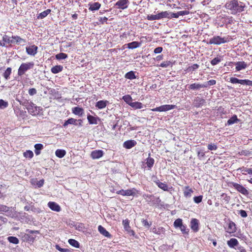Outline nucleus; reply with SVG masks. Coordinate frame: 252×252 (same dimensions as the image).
Wrapping results in <instances>:
<instances>
[{
  "instance_id": "1",
  "label": "nucleus",
  "mask_w": 252,
  "mask_h": 252,
  "mask_svg": "<svg viewBox=\"0 0 252 252\" xmlns=\"http://www.w3.org/2000/svg\"><path fill=\"white\" fill-rule=\"evenodd\" d=\"M246 5L243 2L238 0H231L227 1L225 4V7L229 10L232 15H236L244 11Z\"/></svg>"
},
{
  "instance_id": "2",
  "label": "nucleus",
  "mask_w": 252,
  "mask_h": 252,
  "mask_svg": "<svg viewBox=\"0 0 252 252\" xmlns=\"http://www.w3.org/2000/svg\"><path fill=\"white\" fill-rule=\"evenodd\" d=\"M231 39L232 38L229 35L224 37H221L219 35H216L210 38L208 43L209 44L220 45L228 42L230 41Z\"/></svg>"
},
{
  "instance_id": "3",
  "label": "nucleus",
  "mask_w": 252,
  "mask_h": 252,
  "mask_svg": "<svg viewBox=\"0 0 252 252\" xmlns=\"http://www.w3.org/2000/svg\"><path fill=\"white\" fill-rule=\"evenodd\" d=\"M26 106L28 112L32 116L38 115L39 113L42 110V108L36 106L31 101L28 102L27 105Z\"/></svg>"
},
{
  "instance_id": "4",
  "label": "nucleus",
  "mask_w": 252,
  "mask_h": 252,
  "mask_svg": "<svg viewBox=\"0 0 252 252\" xmlns=\"http://www.w3.org/2000/svg\"><path fill=\"white\" fill-rule=\"evenodd\" d=\"M229 186L234 188L238 192L244 195H248L249 194V191L242 185L231 182L229 183Z\"/></svg>"
},
{
  "instance_id": "5",
  "label": "nucleus",
  "mask_w": 252,
  "mask_h": 252,
  "mask_svg": "<svg viewBox=\"0 0 252 252\" xmlns=\"http://www.w3.org/2000/svg\"><path fill=\"white\" fill-rule=\"evenodd\" d=\"M33 65L34 64L32 62L22 63L18 69V75L20 76H22L25 74L26 71L32 68Z\"/></svg>"
},
{
  "instance_id": "6",
  "label": "nucleus",
  "mask_w": 252,
  "mask_h": 252,
  "mask_svg": "<svg viewBox=\"0 0 252 252\" xmlns=\"http://www.w3.org/2000/svg\"><path fill=\"white\" fill-rule=\"evenodd\" d=\"M229 82L232 84L238 83L243 85L252 86V81L249 79L241 80L235 77H231Z\"/></svg>"
},
{
  "instance_id": "7",
  "label": "nucleus",
  "mask_w": 252,
  "mask_h": 252,
  "mask_svg": "<svg viewBox=\"0 0 252 252\" xmlns=\"http://www.w3.org/2000/svg\"><path fill=\"white\" fill-rule=\"evenodd\" d=\"M138 192V190L135 188H132L127 190L122 189L117 191L116 193L118 194H121L123 196H135L136 193Z\"/></svg>"
},
{
  "instance_id": "8",
  "label": "nucleus",
  "mask_w": 252,
  "mask_h": 252,
  "mask_svg": "<svg viewBox=\"0 0 252 252\" xmlns=\"http://www.w3.org/2000/svg\"><path fill=\"white\" fill-rule=\"evenodd\" d=\"M143 197L147 203L150 205H154L160 201L159 197H156L154 195L151 194H145L143 195Z\"/></svg>"
},
{
  "instance_id": "9",
  "label": "nucleus",
  "mask_w": 252,
  "mask_h": 252,
  "mask_svg": "<svg viewBox=\"0 0 252 252\" xmlns=\"http://www.w3.org/2000/svg\"><path fill=\"white\" fill-rule=\"evenodd\" d=\"M176 107V105H163L160 106L159 107H157L156 108L152 109L151 110L152 111H158V112H163V111H167L171 109H173Z\"/></svg>"
},
{
  "instance_id": "10",
  "label": "nucleus",
  "mask_w": 252,
  "mask_h": 252,
  "mask_svg": "<svg viewBox=\"0 0 252 252\" xmlns=\"http://www.w3.org/2000/svg\"><path fill=\"white\" fill-rule=\"evenodd\" d=\"M129 3L128 0H119L115 5L117 6V8L124 10L128 7Z\"/></svg>"
},
{
  "instance_id": "11",
  "label": "nucleus",
  "mask_w": 252,
  "mask_h": 252,
  "mask_svg": "<svg viewBox=\"0 0 252 252\" xmlns=\"http://www.w3.org/2000/svg\"><path fill=\"white\" fill-rule=\"evenodd\" d=\"M237 228L236 224L232 220H229L227 223V227L226 228V231L230 234L236 232Z\"/></svg>"
},
{
  "instance_id": "12",
  "label": "nucleus",
  "mask_w": 252,
  "mask_h": 252,
  "mask_svg": "<svg viewBox=\"0 0 252 252\" xmlns=\"http://www.w3.org/2000/svg\"><path fill=\"white\" fill-rule=\"evenodd\" d=\"M11 37H9L7 35H4L2 37V40L0 41V46L2 47H7L8 46H11Z\"/></svg>"
},
{
  "instance_id": "13",
  "label": "nucleus",
  "mask_w": 252,
  "mask_h": 252,
  "mask_svg": "<svg viewBox=\"0 0 252 252\" xmlns=\"http://www.w3.org/2000/svg\"><path fill=\"white\" fill-rule=\"evenodd\" d=\"M104 155V152L101 150H95L93 151L91 153V157L93 159H98L101 158Z\"/></svg>"
},
{
  "instance_id": "14",
  "label": "nucleus",
  "mask_w": 252,
  "mask_h": 252,
  "mask_svg": "<svg viewBox=\"0 0 252 252\" xmlns=\"http://www.w3.org/2000/svg\"><path fill=\"white\" fill-rule=\"evenodd\" d=\"M38 47L35 45H31L26 47V52L28 55L34 56L37 51Z\"/></svg>"
},
{
  "instance_id": "15",
  "label": "nucleus",
  "mask_w": 252,
  "mask_h": 252,
  "mask_svg": "<svg viewBox=\"0 0 252 252\" xmlns=\"http://www.w3.org/2000/svg\"><path fill=\"white\" fill-rule=\"evenodd\" d=\"M190 228L194 232L199 230V221L196 219H192L190 221Z\"/></svg>"
},
{
  "instance_id": "16",
  "label": "nucleus",
  "mask_w": 252,
  "mask_h": 252,
  "mask_svg": "<svg viewBox=\"0 0 252 252\" xmlns=\"http://www.w3.org/2000/svg\"><path fill=\"white\" fill-rule=\"evenodd\" d=\"M11 45H12L13 44H20L21 43H25L26 40L22 38L21 37L18 35H14L12 36L11 37Z\"/></svg>"
},
{
  "instance_id": "17",
  "label": "nucleus",
  "mask_w": 252,
  "mask_h": 252,
  "mask_svg": "<svg viewBox=\"0 0 252 252\" xmlns=\"http://www.w3.org/2000/svg\"><path fill=\"white\" fill-rule=\"evenodd\" d=\"M48 206L51 210L55 212H59L61 210V208L60 205L55 202H49Z\"/></svg>"
},
{
  "instance_id": "18",
  "label": "nucleus",
  "mask_w": 252,
  "mask_h": 252,
  "mask_svg": "<svg viewBox=\"0 0 252 252\" xmlns=\"http://www.w3.org/2000/svg\"><path fill=\"white\" fill-rule=\"evenodd\" d=\"M98 230L101 234L105 237L108 238L112 237V235L104 227L100 225L98 226Z\"/></svg>"
},
{
  "instance_id": "19",
  "label": "nucleus",
  "mask_w": 252,
  "mask_h": 252,
  "mask_svg": "<svg viewBox=\"0 0 252 252\" xmlns=\"http://www.w3.org/2000/svg\"><path fill=\"white\" fill-rule=\"evenodd\" d=\"M136 144V142L134 140H127L124 143V147L127 149H129L135 146Z\"/></svg>"
},
{
  "instance_id": "20",
  "label": "nucleus",
  "mask_w": 252,
  "mask_h": 252,
  "mask_svg": "<svg viewBox=\"0 0 252 252\" xmlns=\"http://www.w3.org/2000/svg\"><path fill=\"white\" fill-rule=\"evenodd\" d=\"M205 102V99L199 97H197L194 99L193 104L195 107H199L202 106Z\"/></svg>"
},
{
  "instance_id": "21",
  "label": "nucleus",
  "mask_w": 252,
  "mask_h": 252,
  "mask_svg": "<svg viewBox=\"0 0 252 252\" xmlns=\"http://www.w3.org/2000/svg\"><path fill=\"white\" fill-rule=\"evenodd\" d=\"M235 65V69L237 71L244 69L247 67V64L244 61L237 62L236 63Z\"/></svg>"
},
{
  "instance_id": "22",
  "label": "nucleus",
  "mask_w": 252,
  "mask_h": 252,
  "mask_svg": "<svg viewBox=\"0 0 252 252\" xmlns=\"http://www.w3.org/2000/svg\"><path fill=\"white\" fill-rule=\"evenodd\" d=\"M238 170L240 171L243 175H246L249 174L252 175V168H247L244 166H242L238 169Z\"/></svg>"
},
{
  "instance_id": "23",
  "label": "nucleus",
  "mask_w": 252,
  "mask_h": 252,
  "mask_svg": "<svg viewBox=\"0 0 252 252\" xmlns=\"http://www.w3.org/2000/svg\"><path fill=\"white\" fill-rule=\"evenodd\" d=\"M227 244L230 248H233L238 245L239 242L235 238H231L229 240L227 241Z\"/></svg>"
},
{
  "instance_id": "24",
  "label": "nucleus",
  "mask_w": 252,
  "mask_h": 252,
  "mask_svg": "<svg viewBox=\"0 0 252 252\" xmlns=\"http://www.w3.org/2000/svg\"><path fill=\"white\" fill-rule=\"evenodd\" d=\"M155 182L159 188L161 189L164 191H167L168 190V186L165 183H162L160 182L159 180H158Z\"/></svg>"
},
{
  "instance_id": "25",
  "label": "nucleus",
  "mask_w": 252,
  "mask_h": 252,
  "mask_svg": "<svg viewBox=\"0 0 252 252\" xmlns=\"http://www.w3.org/2000/svg\"><path fill=\"white\" fill-rule=\"evenodd\" d=\"M108 101L107 100H99L96 103L95 107L99 109L104 108L106 106Z\"/></svg>"
},
{
  "instance_id": "26",
  "label": "nucleus",
  "mask_w": 252,
  "mask_h": 252,
  "mask_svg": "<svg viewBox=\"0 0 252 252\" xmlns=\"http://www.w3.org/2000/svg\"><path fill=\"white\" fill-rule=\"evenodd\" d=\"M87 119L90 125H96L97 120L99 119L98 117H95L90 114L87 115Z\"/></svg>"
},
{
  "instance_id": "27",
  "label": "nucleus",
  "mask_w": 252,
  "mask_h": 252,
  "mask_svg": "<svg viewBox=\"0 0 252 252\" xmlns=\"http://www.w3.org/2000/svg\"><path fill=\"white\" fill-rule=\"evenodd\" d=\"M89 5L90 6L89 9L91 11L97 10L101 6V4L98 2H95L92 4H89Z\"/></svg>"
},
{
  "instance_id": "28",
  "label": "nucleus",
  "mask_w": 252,
  "mask_h": 252,
  "mask_svg": "<svg viewBox=\"0 0 252 252\" xmlns=\"http://www.w3.org/2000/svg\"><path fill=\"white\" fill-rule=\"evenodd\" d=\"M220 199L223 203L228 204L229 203L230 197L227 194L223 193L220 195Z\"/></svg>"
},
{
  "instance_id": "29",
  "label": "nucleus",
  "mask_w": 252,
  "mask_h": 252,
  "mask_svg": "<svg viewBox=\"0 0 252 252\" xmlns=\"http://www.w3.org/2000/svg\"><path fill=\"white\" fill-rule=\"evenodd\" d=\"M193 192L192 189L189 188V186L185 187V189L184 191V195L186 197H190L191 196V193Z\"/></svg>"
},
{
  "instance_id": "30",
  "label": "nucleus",
  "mask_w": 252,
  "mask_h": 252,
  "mask_svg": "<svg viewBox=\"0 0 252 252\" xmlns=\"http://www.w3.org/2000/svg\"><path fill=\"white\" fill-rule=\"evenodd\" d=\"M34 152L36 155H39L40 154V151L44 148L43 145L42 144L38 143L34 145Z\"/></svg>"
},
{
  "instance_id": "31",
  "label": "nucleus",
  "mask_w": 252,
  "mask_h": 252,
  "mask_svg": "<svg viewBox=\"0 0 252 252\" xmlns=\"http://www.w3.org/2000/svg\"><path fill=\"white\" fill-rule=\"evenodd\" d=\"M72 112L75 115L82 116L84 113V110L82 108L75 107L72 109Z\"/></svg>"
},
{
  "instance_id": "32",
  "label": "nucleus",
  "mask_w": 252,
  "mask_h": 252,
  "mask_svg": "<svg viewBox=\"0 0 252 252\" xmlns=\"http://www.w3.org/2000/svg\"><path fill=\"white\" fill-rule=\"evenodd\" d=\"M129 106L134 109H141L143 107V104L138 101L132 102L131 104H129Z\"/></svg>"
},
{
  "instance_id": "33",
  "label": "nucleus",
  "mask_w": 252,
  "mask_h": 252,
  "mask_svg": "<svg viewBox=\"0 0 252 252\" xmlns=\"http://www.w3.org/2000/svg\"><path fill=\"white\" fill-rule=\"evenodd\" d=\"M155 163V160L153 158L149 157L146 159V164L150 170L153 166Z\"/></svg>"
},
{
  "instance_id": "34",
  "label": "nucleus",
  "mask_w": 252,
  "mask_h": 252,
  "mask_svg": "<svg viewBox=\"0 0 252 252\" xmlns=\"http://www.w3.org/2000/svg\"><path fill=\"white\" fill-rule=\"evenodd\" d=\"M240 120L238 119L237 115H234L231 118H230L227 122V124L228 125H231L235 123H237L239 122Z\"/></svg>"
},
{
  "instance_id": "35",
  "label": "nucleus",
  "mask_w": 252,
  "mask_h": 252,
  "mask_svg": "<svg viewBox=\"0 0 252 252\" xmlns=\"http://www.w3.org/2000/svg\"><path fill=\"white\" fill-rule=\"evenodd\" d=\"M140 43L137 41H133L128 43L127 44V46L128 49H133L139 47L140 46Z\"/></svg>"
},
{
  "instance_id": "36",
  "label": "nucleus",
  "mask_w": 252,
  "mask_h": 252,
  "mask_svg": "<svg viewBox=\"0 0 252 252\" xmlns=\"http://www.w3.org/2000/svg\"><path fill=\"white\" fill-rule=\"evenodd\" d=\"M63 69V66L61 65H57L53 66L51 68V72L54 74L58 73L62 71Z\"/></svg>"
},
{
  "instance_id": "37",
  "label": "nucleus",
  "mask_w": 252,
  "mask_h": 252,
  "mask_svg": "<svg viewBox=\"0 0 252 252\" xmlns=\"http://www.w3.org/2000/svg\"><path fill=\"white\" fill-rule=\"evenodd\" d=\"M204 85L203 84H197V83H193L189 85V88L190 90H198L200 88H204Z\"/></svg>"
},
{
  "instance_id": "38",
  "label": "nucleus",
  "mask_w": 252,
  "mask_h": 252,
  "mask_svg": "<svg viewBox=\"0 0 252 252\" xmlns=\"http://www.w3.org/2000/svg\"><path fill=\"white\" fill-rule=\"evenodd\" d=\"M69 124L77 125V120L72 118H69L64 123L63 126L65 127Z\"/></svg>"
},
{
  "instance_id": "39",
  "label": "nucleus",
  "mask_w": 252,
  "mask_h": 252,
  "mask_svg": "<svg viewBox=\"0 0 252 252\" xmlns=\"http://www.w3.org/2000/svg\"><path fill=\"white\" fill-rule=\"evenodd\" d=\"M152 231L153 233L157 234H163L165 232V229L162 227H154L152 229Z\"/></svg>"
},
{
  "instance_id": "40",
  "label": "nucleus",
  "mask_w": 252,
  "mask_h": 252,
  "mask_svg": "<svg viewBox=\"0 0 252 252\" xmlns=\"http://www.w3.org/2000/svg\"><path fill=\"white\" fill-rule=\"evenodd\" d=\"M125 77L126 79L132 80L136 78V76L135 75V72L133 71H130L127 72L125 75Z\"/></svg>"
},
{
  "instance_id": "41",
  "label": "nucleus",
  "mask_w": 252,
  "mask_h": 252,
  "mask_svg": "<svg viewBox=\"0 0 252 252\" xmlns=\"http://www.w3.org/2000/svg\"><path fill=\"white\" fill-rule=\"evenodd\" d=\"M65 154L66 152L64 150L58 149L55 152L56 156L59 158H63L65 155Z\"/></svg>"
},
{
  "instance_id": "42",
  "label": "nucleus",
  "mask_w": 252,
  "mask_h": 252,
  "mask_svg": "<svg viewBox=\"0 0 252 252\" xmlns=\"http://www.w3.org/2000/svg\"><path fill=\"white\" fill-rule=\"evenodd\" d=\"M51 10L50 9H47V10L41 12L38 16H37L38 19H43L46 17L49 13H50Z\"/></svg>"
},
{
  "instance_id": "43",
  "label": "nucleus",
  "mask_w": 252,
  "mask_h": 252,
  "mask_svg": "<svg viewBox=\"0 0 252 252\" xmlns=\"http://www.w3.org/2000/svg\"><path fill=\"white\" fill-rule=\"evenodd\" d=\"M158 16L159 20L164 18H169V13L165 11H162L160 13H158Z\"/></svg>"
},
{
  "instance_id": "44",
  "label": "nucleus",
  "mask_w": 252,
  "mask_h": 252,
  "mask_svg": "<svg viewBox=\"0 0 252 252\" xmlns=\"http://www.w3.org/2000/svg\"><path fill=\"white\" fill-rule=\"evenodd\" d=\"M68 242L71 246L75 248H78L79 247V242L75 239H70Z\"/></svg>"
},
{
  "instance_id": "45",
  "label": "nucleus",
  "mask_w": 252,
  "mask_h": 252,
  "mask_svg": "<svg viewBox=\"0 0 252 252\" xmlns=\"http://www.w3.org/2000/svg\"><path fill=\"white\" fill-rule=\"evenodd\" d=\"M8 241L12 244H18L19 243V239L14 236H9L7 238Z\"/></svg>"
},
{
  "instance_id": "46",
  "label": "nucleus",
  "mask_w": 252,
  "mask_h": 252,
  "mask_svg": "<svg viewBox=\"0 0 252 252\" xmlns=\"http://www.w3.org/2000/svg\"><path fill=\"white\" fill-rule=\"evenodd\" d=\"M11 70L12 69L10 67H8L3 73V76L6 80H8L9 78V76L11 73Z\"/></svg>"
},
{
  "instance_id": "47",
  "label": "nucleus",
  "mask_w": 252,
  "mask_h": 252,
  "mask_svg": "<svg viewBox=\"0 0 252 252\" xmlns=\"http://www.w3.org/2000/svg\"><path fill=\"white\" fill-rule=\"evenodd\" d=\"M172 63L170 61H164L162 63H161L159 66L163 68H166L168 66H172Z\"/></svg>"
},
{
  "instance_id": "48",
  "label": "nucleus",
  "mask_w": 252,
  "mask_h": 252,
  "mask_svg": "<svg viewBox=\"0 0 252 252\" xmlns=\"http://www.w3.org/2000/svg\"><path fill=\"white\" fill-rule=\"evenodd\" d=\"M23 156L26 158L31 159L33 157V153L31 150H27L23 153Z\"/></svg>"
},
{
  "instance_id": "49",
  "label": "nucleus",
  "mask_w": 252,
  "mask_h": 252,
  "mask_svg": "<svg viewBox=\"0 0 252 252\" xmlns=\"http://www.w3.org/2000/svg\"><path fill=\"white\" fill-rule=\"evenodd\" d=\"M122 98L129 105V104H131L132 102V99L130 95H128V94L125 95L123 96Z\"/></svg>"
},
{
  "instance_id": "50",
  "label": "nucleus",
  "mask_w": 252,
  "mask_h": 252,
  "mask_svg": "<svg viewBox=\"0 0 252 252\" xmlns=\"http://www.w3.org/2000/svg\"><path fill=\"white\" fill-rule=\"evenodd\" d=\"M32 183L33 185H36L38 188H41L44 185V179H41L39 181L36 180V181H34V182H32Z\"/></svg>"
},
{
  "instance_id": "51",
  "label": "nucleus",
  "mask_w": 252,
  "mask_h": 252,
  "mask_svg": "<svg viewBox=\"0 0 252 252\" xmlns=\"http://www.w3.org/2000/svg\"><path fill=\"white\" fill-rule=\"evenodd\" d=\"M196 152L197 157L199 159H201L202 158L205 157V153L203 150L197 149Z\"/></svg>"
},
{
  "instance_id": "52",
  "label": "nucleus",
  "mask_w": 252,
  "mask_h": 252,
  "mask_svg": "<svg viewBox=\"0 0 252 252\" xmlns=\"http://www.w3.org/2000/svg\"><path fill=\"white\" fill-rule=\"evenodd\" d=\"M183 221L181 219H178L174 222V226L176 227H180L183 225Z\"/></svg>"
},
{
  "instance_id": "53",
  "label": "nucleus",
  "mask_w": 252,
  "mask_h": 252,
  "mask_svg": "<svg viewBox=\"0 0 252 252\" xmlns=\"http://www.w3.org/2000/svg\"><path fill=\"white\" fill-rule=\"evenodd\" d=\"M67 58V55L63 53H60L59 54H58L56 55V58L57 60H62V59H65Z\"/></svg>"
},
{
  "instance_id": "54",
  "label": "nucleus",
  "mask_w": 252,
  "mask_h": 252,
  "mask_svg": "<svg viewBox=\"0 0 252 252\" xmlns=\"http://www.w3.org/2000/svg\"><path fill=\"white\" fill-rule=\"evenodd\" d=\"M199 65L198 64L194 63L191 66H189L187 68V70H188V71H193L199 68Z\"/></svg>"
},
{
  "instance_id": "55",
  "label": "nucleus",
  "mask_w": 252,
  "mask_h": 252,
  "mask_svg": "<svg viewBox=\"0 0 252 252\" xmlns=\"http://www.w3.org/2000/svg\"><path fill=\"white\" fill-rule=\"evenodd\" d=\"M216 84V81L215 80H210L205 82L203 85L204 88H207L209 86L214 85Z\"/></svg>"
},
{
  "instance_id": "56",
  "label": "nucleus",
  "mask_w": 252,
  "mask_h": 252,
  "mask_svg": "<svg viewBox=\"0 0 252 252\" xmlns=\"http://www.w3.org/2000/svg\"><path fill=\"white\" fill-rule=\"evenodd\" d=\"M182 233L188 234L189 232V229L187 228L186 225L183 224L181 227H179Z\"/></svg>"
},
{
  "instance_id": "57",
  "label": "nucleus",
  "mask_w": 252,
  "mask_h": 252,
  "mask_svg": "<svg viewBox=\"0 0 252 252\" xmlns=\"http://www.w3.org/2000/svg\"><path fill=\"white\" fill-rule=\"evenodd\" d=\"M130 35V33L129 32H125L120 35V38L121 40H126L127 37Z\"/></svg>"
},
{
  "instance_id": "58",
  "label": "nucleus",
  "mask_w": 252,
  "mask_h": 252,
  "mask_svg": "<svg viewBox=\"0 0 252 252\" xmlns=\"http://www.w3.org/2000/svg\"><path fill=\"white\" fill-rule=\"evenodd\" d=\"M147 19L150 21L159 20L158 14L157 15H148L147 17Z\"/></svg>"
},
{
  "instance_id": "59",
  "label": "nucleus",
  "mask_w": 252,
  "mask_h": 252,
  "mask_svg": "<svg viewBox=\"0 0 252 252\" xmlns=\"http://www.w3.org/2000/svg\"><path fill=\"white\" fill-rule=\"evenodd\" d=\"M221 61V59L220 57H216L213 59L211 61V63L212 65H215L218 64Z\"/></svg>"
},
{
  "instance_id": "60",
  "label": "nucleus",
  "mask_w": 252,
  "mask_h": 252,
  "mask_svg": "<svg viewBox=\"0 0 252 252\" xmlns=\"http://www.w3.org/2000/svg\"><path fill=\"white\" fill-rule=\"evenodd\" d=\"M8 103L7 101H5L3 99H0V109H3L7 107Z\"/></svg>"
},
{
  "instance_id": "61",
  "label": "nucleus",
  "mask_w": 252,
  "mask_h": 252,
  "mask_svg": "<svg viewBox=\"0 0 252 252\" xmlns=\"http://www.w3.org/2000/svg\"><path fill=\"white\" fill-rule=\"evenodd\" d=\"M129 223V220L127 219L124 220L123 221V224L124 225V228L126 230H127L128 229L130 228Z\"/></svg>"
},
{
  "instance_id": "62",
  "label": "nucleus",
  "mask_w": 252,
  "mask_h": 252,
  "mask_svg": "<svg viewBox=\"0 0 252 252\" xmlns=\"http://www.w3.org/2000/svg\"><path fill=\"white\" fill-rule=\"evenodd\" d=\"M9 211V207L6 205L0 204V212H6Z\"/></svg>"
},
{
  "instance_id": "63",
  "label": "nucleus",
  "mask_w": 252,
  "mask_h": 252,
  "mask_svg": "<svg viewBox=\"0 0 252 252\" xmlns=\"http://www.w3.org/2000/svg\"><path fill=\"white\" fill-rule=\"evenodd\" d=\"M202 198H203L202 195L195 196L193 197V201H194L195 203L198 204L202 201Z\"/></svg>"
},
{
  "instance_id": "64",
  "label": "nucleus",
  "mask_w": 252,
  "mask_h": 252,
  "mask_svg": "<svg viewBox=\"0 0 252 252\" xmlns=\"http://www.w3.org/2000/svg\"><path fill=\"white\" fill-rule=\"evenodd\" d=\"M28 93L30 95H33L37 93V91L35 88H30L28 91Z\"/></svg>"
}]
</instances>
